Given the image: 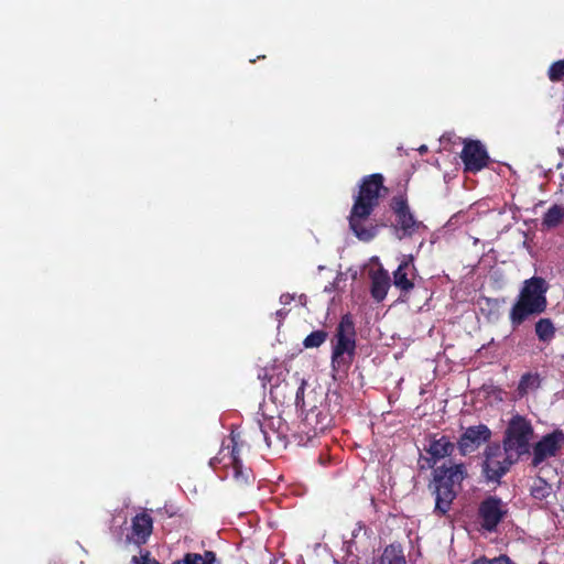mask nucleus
<instances>
[{
	"label": "nucleus",
	"instance_id": "nucleus-25",
	"mask_svg": "<svg viewBox=\"0 0 564 564\" xmlns=\"http://www.w3.org/2000/svg\"><path fill=\"white\" fill-rule=\"evenodd\" d=\"M564 77V61L554 62L549 68V78L552 82H560Z\"/></svg>",
	"mask_w": 564,
	"mask_h": 564
},
{
	"label": "nucleus",
	"instance_id": "nucleus-15",
	"mask_svg": "<svg viewBox=\"0 0 564 564\" xmlns=\"http://www.w3.org/2000/svg\"><path fill=\"white\" fill-rule=\"evenodd\" d=\"M153 520L150 514L142 512L132 519V533L137 542L144 543L151 535Z\"/></svg>",
	"mask_w": 564,
	"mask_h": 564
},
{
	"label": "nucleus",
	"instance_id": "nucleus-32",
	"mask_svg": "<svg viewBox=\"0 0 564 564\" xmlns=\"http://www.w3.org/2000/svg\"><path fill=\"white\" fill-rule=\"evenodd\" d=\"M275 315H276L279 322L281 323L285 318V316L288 315V312L284 311V310H278L275 312Z\"/></svg>",
	"mask_w": 564,
	"mask_h": 564
},
{
	"label": "nucleus",
	"instance_id": "nucleus-5",
	"mask_svg": "<svg viewBox=\"0 0 564 564\" xmlns=\"http://www.w3.org/2000/svg\"><path fill=\"white\" fill-rule=\"evenodd\" d=\"M484 455L482 474L489 481H499L510 467L519 460L518 458H510V453H506L499 443L487 445Z\"/></svg>",
	"mask_w": 564,
	"mask_h": 564
},
{
	"label": "nucleus",
	"instance_id": "nucleus-8",
	"mask_svg": "<svg viewBox=\"0 0 564 564\" xmlns=\"http://www.w3.org/2000/svg\"><path fill=\"white\" fill-rule=\"evenodd\" d=\"M491 430L485 424L468 426L457 441V448L462 456L476 452L491 438Z\"/></svg>",
	"mask_w": 564,
	"mask_h": 564
},
{
	"label": "nucleus",
	"instance_id": "nucleus-13",
	"mask_svg": "<svg viewBox=\"0 0 564 564\" xmlns=\"http://www.w3.org/2000/svg\"><path fill=\"white\" fill-rule=\"evenodd\" d=\"M547 290L549 283L543 278L531 276V315L541 314L546 310Z\"/></svg>",
	"mask_w": 564,
	"mask_h": 564
},
{
	"label": "nucleus",
	"instance_id": "nucleus-33",
	"mask_svg": "<svg viewBox=\"0 0 564 564\" xmlns=\"http://www.w3.org/2000/svg\"><path fill=\"white\" fill-rule=\"evenodd\" d=\"M530 384H531V389L533 387H539L540 386V380L538 378H534L532 375H531V381H530Z\"/></svg>",
	"mask_w": 564,
	"mask_h": 564
},
{
	"label": "nucleus",
	"instance_id": "nucleus-16",
	"mask_svg": "<svg viewBox=\"0 0 564 564\" xmlns=\"http://www.w3.org/2000/svg\"><path fill=\"white\" fill-rule=\"evenodd\" d=\"M390 282L388 272L383 270H379L371 276L370 293L377 302H382L386 299Z\"/></svg>",
	"mask_w": 564,
	"mask_h": 564
},
{
	"label": "nucleus",
	"instance_id": "nucleus-11",
	"mask_svg": "<svg viewBox=\"0 0 564 564\" xmlns=\"http://www.w3.org/2000/svg\"><path fill=\"white\" fill-rule=\"evenodd\" d=\"M556 476V469L551 465L546 464L540 467L531 484V497L539 500L549 497L553 490L551 481H553Z\"/></svg>",
	"mask_w": 564,
	"mask_h": 564
},
{
	"label": "nucleus",
	"instance_id": "nucleus-18",
	"mask_svg": "<svg viewBox=\"0 0 564 564\" xmlns=\"http://www.w3.org/2000/svg\"><path fill=\"white\" fill-rule=\"evenodd\" d=\"M376 564H406L403 547L400 543H391L387 545Z\"/></svg>",
	"mask_w": 564,
	"mask_h": 564
},
{
	"label": "nucleus",
	"instance_id": "nucleus-29",
	"mask_svg": "<svg viewBox=\"0 0 564 564\" xmlns=\"http://www.w3.org/2000/svg\"><path fill=\"white\" fill-rule=\"evenodd\" d=\"M306 382L302 380L300 387L296 390L295 393V404L297 408H303L304 405V391H305Z\"/></svg>",
	"mask_w": 564,
	"mask_h": 564
},
{
	"label": "nucleus",
	"instance_id": "nucleus-14",
	"mask_svg": "<svg viewBox=\"0 0 564 564\" xmlns=\"http://www.w3.org/2000/svg\"><path fill=\"white\" fill-rule=\"evenodd\" d=\"M529 317V280H524L520 291L519 301L513 305L510 312V318L513 325H519Z\"/></svg>",
	"mask_w": 564,
	"mask_h": 564
},
{
	"label": "nucleus",
	"instance_id": "nucleus-21",
	"mask_svg": "<svg viewBox=\"0 0 564 564\" xmlns=\"http://www.w3.org/2000/svg\"><path fill=\"white\" fill-rule=\"evenodd\" d=\"M564 218V207L557 204L552 205L543 215L541 228L550 230L557 227Z\"/></svg>",
	"mask_w": 564,
	"mask_h": 564
},
{
	"label": "nucleus",
	"instance_id": "nucleus-31",
	"mask_svg": "<svg viewBox=\"0 0 564 564\" xmlns=\"http://www.w3.org/2000/svg\"><path fill=\"white\" fill-rule=\"evenodd\" d=\"M291 301H293V296L291 294H289V293L282 294L280 296V302L282 304H289V303H291Z\"/></svg>",
	"mask_w": 564,
	"mask_h": 564
},
{
	"label": "nucleus",
	"instance_id": "nucleus-24",
	"mask_svg": "<svg viewBox=\"0 0 564 564\" xmlns=\"http://www.w3.org/2000/svg\"><path fill=\"white\" fill-rule=\"evenodd\" d=\"M319 412L316 413L314 410H312L310 413L306 414L304 423L308 426H311L316 434L317 432H323L327 427V423H324L323 421L318 420Z\"/></svg>",
	"mask_w": 564,
	"mask_h": 564
},
{
	"label": "nucleus",
	"instance_id": "nucleus-3",
	"mask_svg": "<svg viewBox=\"0 0 564 564\" xmlns=\"http://www.w3.org/2000/svg\"><path fill=\"white\" fill-rule=\"evenodd\" d=\"M502 447L510 453V458H518L529 454V421L514 414L508 422L503 434Z\"/></svg>",
	"mask_w": 564,
	"mask_h": 564
},
{
	"label": "nucleus",
	"instance_id": "nucleus-4",
	"mask_svg": "<svg viewBox=\"0 0 564 564\" xmlns=\"http://www.w3.org/2000/svg\"><path fill=\"white\" fill-rule=\"evenodd\" d=\"M237 438L238 435L231 434L230 443L226 446L223 444V448L219 451L218 455L210 459V466L215 467L216 463L224 462L227 476L231 475L238 484H247L250 479V470L242 465Z\"/></svg>",
	"mask_w": 564,
	"mask_h": 564
},
{
	"label": "nucleus",
	"instance_id": "nucleus-30",
	"mask_svg": "<svg viewBox=\"0 0 564 564\" xmlns=\"http://www.w3.org/2000/svg\"><path fill=\"white\" fill-rule=\"evenodd\" d=\"M364 531L366 533L367 529L365 525H362L360 522L357 523V527L351 532V540L349 541V546L355 544V539L359 535V533Z\"/></svg>",
	"mask_w": 564,
	"mask_h": 564
},
{
	"label": "nucleus",
	"instance_id": "nucleus-19",
	"mask_svg": "<svg viewBox=\"0 0 564 564\" xmlns=\"http://www.w3.org/2000/svg\"><path fill=\"white\" fill-rule=\"evenodd\" d=\"M534 333L543 344H550L556 334V327L551 318H540L534 324Z\"/></svg>",
	"mask_w": 564,
	"mask_h": 564
},
{
	"label": "nucleus",
	"instance_id": "nucleus-9",
	"mask_svg": "<svg viewBox=\"0 0 564 564\" xmlns=\"http://www.w3.org/2000/svg\"><path fill=\"white\" fill-rule=\"evenodd\" d=\"M564 446V433L554 431L544 435L533 447L531 465L538 467L545 459L554 457Z\"/></svg>",
	"mask_w": 564,
	"mask_h": 564
},
{
	"label": "nucleus",
	"instance_id": "nucleus-12",
	"mask_svg": "<svg viewBox=\"0 0 564 564\" xmlns=\"http://www.w3.org/2000/svg\"><path fill=\"white\" fill-rule=\"evenodd\" d=\"M412 259L402 261L393 272V285L402 295H408L414 289V267Z\"/></svg>",
	"mask_w": 564,
	"mask_h": 564
},
{
	"label": "nucleus",
	"instance_id": "nucleus-1",
	"mask_svg": "<svg viewBox=\"0 0 564 564\" xmlns=\"http://www.w3.org/2000/svg\"><path fill=\"white\" fill-rule=\"evenodd\" d=\"M432 476L429 489L435 497L434 513L445 516L457 497L456 487L459 488L463 480L467 477V469L463 463L451 466L442 465L433 468Z\"/></svg>",
	"mask_w": 564,
	"mask_h": 564
},
{
	"label": "nucleus",
	"instance_id": "nucleus-2",
	"mask_svg": "<svg viewBox=\"0 0 564 564\" xmlns=\"http://www.w3.org/2000/svg\"><path fill=\"white\" fill-rule=\"evenodd\" d=\"M356 329L351 315H344L332 339L330 366L333 371H347L356 356Z\"/></svg>",
	"mask_w": 564,
	"mask_h": 564
},
{
	"label": "nucleus",
	"instance_id": "nucleus-10",
	"mask_svg": "<svg viewBox=\"0 0 564 564\" xmlns=\"http://www.w3.org/2000/svg\"><path fill=\"white\" fill-rule=\"evenodd\" d=\"M456 445L446 435L432 434L429 436V444L424 446V451L429 455L424 459L430 468H434L437 462L449 457L455 451Z\"/></svg>",
	"mask_w": 564,
	"mask_h": 564
},
{
	"label": "nucleus",
	"instance_id": "nucleus-27",
	"mask_svg": "<svg viewBox=\"0 0 564 564\" xmlns=\"http://www.w3.org/2000/svg\"><path fill=\"white\" fill-rule=\"evenodd\" d=\"M473 564H512L510 558L505 556V555H501L499 557H495L492 560H487V558H478V560H475L473 562Z\"/></svg>",
	"mask_w": 564,
	"mask_h": 564
},
{
	"label": "nucleus",
	"instance_id": "nucleus-22",
	"mask_svg": "<svg viewBox=\"0 0 564 564\" xmlns=\"http://www.w3.org/2000/svg\"><path fill=\"white\" fill-rule=\"evenodd\" d=\"M328 333L324 329L314 330L308 334L304 340L303 346L305 348H318L321 347L327 339Z\"/></svg>",
	"mask_w": 564,
	"mask_h": 564
},
{
	"label": "nucleus",
	"instance_id": "nucleus-6",
	"mask_svg": "<svg viewBox=\"0 0 564 564\" xmlns=\"http://www.w3.org/2000/svg\"><path fill=\"white\" fill-rule=\"evenodd\" d=\"M484 455L482 474L489 481H499L510 467L519 460L518 458H510V453H506L499 443L487 445Z\"/></svg>",
	"mask_w": 564,
	"mask_h": 564
},
{
	"label": "nucleus",
	"instance_id": "nucleus-28",
	"mask_svg": "<svg viewBox=\"0 0 564 564\" xmlns=\"http://www.w3.org/2000/svg\"><path fill=\"white\" fill-rule=\"evenodd\" d=\"M528 390H529V372H524L521 376V380L518 386V390H517L518 397L519 398L524 397L528 393Z\"/></svg>",
	"mask_w": 564,
	"mask_h": 564
},
{
	"label": "nucleus",
	"instance_id": "nucleus-23",
	"mask_svg": "<svg viewBox=\"0 0 564 564\" xmlns=\"http://www.w3.org/2000/svg\"><path fill=\"white\" fill-rule=\"evenodd\" d=\"M347 282V275L344 272H338L335 280L324 288L325 293L343 292Z\"/></svg>",
	"mask_w": 564,
	"mask_h": 564
},
{
	"label": "nucleus",
	"instance_id": "nucleus-20",
	"mask_svg": "<svg viewBox=\"0 0 564 564\" xmlns=\"http://www.w3.org/2000/svg\"><path fill=\"white\" fill-rule=\"evenodd\" d=\"M216 553L213 551H205L203 554L188 552L180 560L174 561L172 564H218Z\"/></svg>",
	"mask_w": 564,
	"mask_h": 564
},
{
	"label": "nucleus",
	"instance_id": "nucleus-26",
	"mask_svg": "<svg viewBox=\"0 0 564 564\" xmlns=\"http://www.w3.org/2000/svg\"><path fill=\"white\" fill-rule=\"evenodd\" d=\"M131 562L133 564H161L159 561L151 556L149 551H145L140 556H133Z\"/></svg>",
	"mask_w": 564,
	"mask_h": 564
},
{
	"label": "nucleus",
	"instance_id": "nucleus-17",
	"mask_svg": "<svg viewBox=\"0 0 564 564\" xmlns=\"http://www.w3.org/2000/svg\"><path fill=\"white\" fill-rule=\"evenodd\" d=\"M478 307L480 313L489 321L496 322L501 315V307L505 304V300L490 299L486 296L479 297Z\"/></svg>",
	"mask_w": 564,
	"mask_h": 564
},
{
	"label": "nucleus",
	"instance_id": "nucleus-7",
	"mask_svg": "<svg viewBox=\"0 0 564 564\" xmlns=\"http://www.w3.org/2000/svg\"><path fill=\"white\" fill-rule=\"evenodd\" d=\"M507 508L502 500L496 496L484 499L478 507L480 525L488 532H495L498 524L507 516Z\"/></svg>",
	"mask_w": 564,
	"mask_h": 564
}]
</instances>
